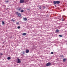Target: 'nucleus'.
I'll return each instance as SVG.
<instances>
[{
  "label": "nucleus",
  "mask_w": 67,
  "mask_h": 67,
  "mask_svg": "<svg viewBox=\"0 0 67 67\" xmlns=\"http://www.w3.org/2000/svg\"><path fill=\"white\" fill-rule=\"evenodd\" d=\"M53 3L54 4H56V3L57 4H59L60 3V2L59 1H54Z\"/></svg>",
  "instance_id": "1"
},
{
  "label": "nucleus",
  "mask_w": 67,
  "mask_h": 67,
  "mask_svg": "<svg viewBox=\"0 0 67 67\" xmlns=\"http://www.w3.org/2000/svg\"><path fill=\"white\" fill-rule=\"evenodd\" d=\"M24 2V0H20V3H23Z\"/></svg>",
  "instance_id": "2"
},
{
  "label": "nucleus",
  "mask_w": 67,
  "mask_h": 67,
  "mask_svg": "<svg viewBox=\"0 0 67 67\" xmlns=\"http://www.w3.org/2000/svg\"><path fill=\"white\" fill-rule=\"evenodd\" d=\"M21 62V59L19 58H18V63H20Z\"/></svg>",
  "instance_id": "3"
},
{
  "label": "nucleus",
  "mask_w": 67,
  "mask_h": 67,
  "mask_svg": "<svg viewBox=\"0 0 67 67\" xmlns=\"http://www.w3.org/2000/svg\"><path fill=\"white\" fill-rule=\"evenodd\" d=\"M51 63H47L46 64V66H49L51 65Z\"/></svg>",
  "instance_id": "4"
},
{
  "label": "nucleus",
  "mask_w": 67,
  "mask_h": 67,
  "mask_svg": "<svg viewBox=\"0 0 67 67\" xmlns=\"http://www.w3.org/2000/svg\"><path fill=\"white\" fill-rule=\"evenodd\" d=\"M16 13L17 14L18 16L20 17L21 16V15L20 13H19L18 12H16Z\"/></svg>",
  "instance_id": "5"
},
{
  "label": "nucleus",
  "mask_w": 67,
  "mask_h": 67,
  "mask_svg": "<svg viewBox=\"0 0 67 67\" xmlns=\"http://www.w3.org/2000/svg\"><path fill=\"white\" fill-rule=\"evenodd\" d=\"M22 8L21 7H19L17 9L18 10V11H20L21 9Z\"/></svg>",
  "instance_id": "6"
},
{
  "label": "nucleus",
  "mask_w": 67,
  "mask_h": 67,
  "mask_svg": "<svg viewBox=\"0 0 67 67\" xmlns=\"http://www.w3.org/2000/svg\"><path fill=\"white\" fill-rule=\"evenodd\" d=\"M23 20L24 21H27V18H24Z\"/></svg>",
  "instance_id": "7"
},
{
  "label": "nucleus",
  "mask_w": 67,
  "mask_h": 67,
  "mask_svg": "<svg viewBox=\"0 0 67 67\" xmlns=\"http://www.w3.org/2000/svg\"><path fill=\"white\" fill-rule=\"evenodd\" d=\"M29 52V50H26V53H28Z\"/></svg>",
  "instance_id": "8"
},
{
  "label": "nucleus",
  "mask_w": 67,
  "mask_h": 67,
  "mask_svg": "<svg viewBox=\"0 0 67 67\" xmlns=\"http://www.w3.org/2000/svg\"><path fill=\"white\" fill-rule=\"evenodd\" d=\"M11 59V58L10 57H8L7 58V59L8 60H10Z\"/></svg>",
  "instance_id": "9"
},
{
  "label": "nucleus",
  "mask_w": 67,
  "mask_h": 67,
  "mask_svg": "<svg viewBox=\"0 0 67 67\" xmlns=\"http://www.w3.org/2000/svg\"><path fill=\"white\" fill-rule=\"evenodd\" d=\"M26 35V33H24L23 34V35L25 36Z\"/></svg>",
  "instance_id": "10"
},
{
  "label": "nucleus",
  "mask_w": 67,
  "mask_h": 67,
  "mask_svg": "<svg viewBox=\"0 0 67 67\" xmlns=\"http://www.w3.org/2000/svg\"><path fill=\"white\" fill-rule=\"evenodd\" d=\"M63 61L64 62H65L66 60V59L64 58L63 59Z\"/></svg>",
  "instance_id": "11"
},
{
  "label": "nucleus",
  "mask_w": 67,
  "mask_h": 67,
  "mask_svg": "<svg viewBox=\"0 0 67 67\" xmlns=\"http://www.w3.org/2000/svg\"><path fill=\"white\" fill-rule=\"evenodd\" d=\"M2 25H4L5 24V23L4 21H2Z\"/></svg>",
  "instance_id": "12"
},
{
  "label": "nucleus",
  "mask_w": 67,
  "mask_h": 67,
  "mask_svg": "<svg viewBox=\"0 0 67 67\" xmlns=\"http://www.w3.org/2000/svg\"><path fill=\"white\" fill-rule=\"evenodd\" d=\"M20 12L21 13L24 12V10L23 9H22Z\"/></svg>",
  "instance_id": "13"
},
{
  "label": "nucleus",
  "mask_w": 67,
  "mask_h": 67,
  "mask_svg": "<svg viewBox=\"0 0 67 67\" xmlns=\"http://www.w3.org/2000/svg\"><path fill=\"white\" fill-rule=\"evenodd\" d=\"M20 28H21V27L20 26H18V27H17V28H18V29H20Z\"/></svg>",
  "instance_id": "14"
},
{
  "label": "nucleus",
  "mask_w": 67,
  "mask_h": 67,
  "mask_svg": "<svg viewBox=\"0 0 67 67\" xmlns=\"http://www.w3.org/2000/svg\"><path fill=\"white\" fill-rule=\"evenodd\" d=\"M16 25H19V22H17L16 23Z\"/></svg>",
  "instance_id": "15"
},
{
  "label": "nucleus",
  "mask_w": 67,
  "mask_h": 67,
  "mask_svg": "<svg viewBox=\"0 0 67 67\" xmlns=\"http://www.w3.org/2000/svg\"><path fill=\"white\" fill-rule=\"evenodd\" d=\"M56 31L57 32H58L59 31V30H56Z\"/></svg>",
  "instance_id": "16"
},
{
  "label": "nucleus",
  "mask_w": 67,
  "mask_h": 67,
  "mask_svg": "<svg viewBox=\"0 0 67 67\" xmlns=\"http://www.w3.org/2000/svg\"><path fill=\"white\" fill-rule=\"evenodd\" d=\"M11 21H13L14 22H15V20L13 19L11 20Z\"/></svg>",
  "instance_id": "17"
},
{
  "label": "nucleus",
  "mask_w": 67,
  "mask_h": 67,
  "mask_svg": "<svg viewBox=\"0 0 67 67\" xmlns=\"http://www.w3.org/2000/svg\"><path fill=\"white\" fill-rule=\"evenodd\" d=\"M59 36L61 37H63V36L60 35H59Z\"/></svg>",
  "instance_id": "18"
},
{
  "label": "nucleus",
  "mask_w": 67,
  "mask_h": 67,
  "mask_svg": "<svg viewBox=\"0 0 67 67\" xmlns=\"http://www.w3.org/2000/svg\"><path fill=\"white\" fill-rule=\"evenodd\" d=\"M9 2V1H5V2H6V3H8V2Z\"/></svg>",
  "instance_id": "19"
},
{
  "label": "nucleus",
  "mask_w": 67,
  "mask_h": 67,
  "mask_svg": "<svg viewBox=\"0 0 67 67\" xmlns=\"http://www.w3.org/2000/svg\"><path fill=\"white\" fill-rule=\"evenodd\" d=\"M63 57V55H61L60 56V57Z\"/></svg>",
  "instance_id": "20"
},
{
  "label": "nucleus",
  "mask_w": 67,
  "mask_h": 67,
  "mask_svg": "<svg viewBox=\"0 0 67 67\" xmlns=\"http://www.w3.org/2000/svg\"><path fill=\"white\" fill-rule=\"evenodd\" d=\"M65 20V19H63L62 20V21H64Z\"/></svg>",
  "instance_id": "21"
},
{
  "label": "nucleus",
  "mask_w": 67,
  "mask_h": 67,
  "mask_svg": "<svg viewBox=\"0 0 67 67\" xmlns=\"http://www.w3.org/2000/svg\"><path fill=\"white\" fill-rule=\"evenodd\" d=\"M53 53H54L53 52H52L51 53V54H53Z\"/></svg>",
  "instance_id": "22"
},
{
  "label": "nucleus",
  "mask_w": 67,
  "mask_h": 67,
  "mask_svg": "<svg viewBox=\"0 0 67 67\" xmlns=\"http://www.w3.org/2000/svg\"><path fill=\"white\" fill-rule=\"evenodd\" d=\"M43 8L44 9H45V7L44 6H43Z\"/></svg>",
  "instance_id": "23"
},
{
  "label": "nucleus",
  "mask_w": 67,
  "mask_h": 67,
  "mask_svg": "<svg viewBox=\"0 0 67 67\" xmlns=\"http://www.w3.org/2000/svg\"><path fill=\"white\" fill-rule=\"evenodd\" d=\"M39 9H41V7H39Z\"/></svg>",
  "instance_id": "24"
},
{
  "label": "nucleus",
  "mask_w": 67,
  "mask_h": 67,
  "mask_svg": "<svg viewBox=\"0 0 67 67\" xmlns=\"http://www.w3.org/2000/svg\"><path fill=\"white\" fill-rule=\"evenodd\" d=\"M0 54L1 55H3V54H2V53H1Z\"/></svg>",
  "instance_id": "25"
},
{
  "label": "nucleus",
  "mask_w": 67,
  "mask_h": 67,
  "mask_svg": "<svg viewBox=\"0 0 67 67\" xmlns=\"http://www.w3.org/2000/svg\"><path fill=\"white\" fill-rule=\"evenodd\" d=\"M23 52L24 53H25V52Z\"/></svg>",
  "instance_id": "26"
}]
</instances>
